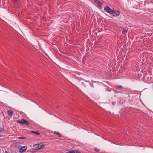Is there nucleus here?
Listing matches in <instances>:
<instances>
[{"instance_id": "obj_1", "label": "nucleus", "mask_w": 153, "mask_h": 153, "mask_svg": "<svg viewBox=\"0 0 153 153\" xmlns=\"http://www.w3.org/2000/svg\"><path fill=\"white\" fill-rule=\"evenodd\" d=\"M45 145L40 144H38L34 145L33 146V148L34 150H38L43 148L45 147Z\"/></svg>"}, {"instance_id": "obj_2", "label": "nucleus", "mask_w": 153, "mask_h": 153, "mask_svg": "<svg viewBox=\"0 0 153 153\" xmlns=\"http://www.w3.org/2000/svg\"><path fill=\"white\" fill-rule=\"evenodd\" d=\"M104 10L106 12L108 13L110 15H112L113 13V9L112 10L108 6H105L104 8Z\"/></svg>"}, {"instance_id": "obj_3", "label": "nucleus", "mask_w": 153, "mask_h": 153, "mask_svg": "<svg viewBox=\"0 0 153 153\" xmlns=\"http://www.w3.org/2000/svg\"><path fill=\"white\" fill-rule=\"evenodd\" d=\"M17 123H21L23 125L25 124L27 125H28L30 124V122L29 121L23 119H22V120H18L17 121Z\"/></svg>"}, {"instance_id": "obj_4", "label": "nucleus", "mask_w": 153, "mask_h": 153, "mask_svg": "<svg viewBox=\"0 0 153 153\" xmlns=\"http://www.w3.org/2000/svg\"><path fill=\"white\" fill-rule=\"evenodd\" d=\"M113 13L112 15L114 17H117L120 15V12L118 10H117L113 9Z\"/></svg>"}, {"instance_id": "obj_5", "label": "nucleus", "mask_w": 153, "mask_h": 153, "mask_svg": "<svg viewBox=\"0 0 153 153\" xmlns=\"http://www.w3.org/2000/svg\"><path fill=\"white\" fill-rule=\"evenodd\" d=\"M27 147L26 146H22L19 149V152L21 153H23L25 152L27 149Z\"/></svg>"}, {"instance_id": "obj_6", "label": "nucleus", "mask_w": 153, "mask_h": 153, "mask_svg": "<svg viewBox=\"0 0 153 153\" xmlns=\"http://www.w3.org/2000/svg\"><path fill=\"white\" fill-rule=\"evenodd\" d=\"M94 1L99 7H102V3L101 2H100L98 0H94Z\"/></svg>"}, {"instance_id": "obj_7", "label": "nucleus", "mask_w": 153, "mask_h": 153, "mask_svg": "<svg viewBox=\"0 0 153 153\" xmlns=\"http://www.w3.org/2000/svg\"><path fill=\"white\" fill-rule=\"evenodd\" d=\"M67 153H80L77 150H72L68 152Z\"/></svg>"}, {"instance_id": "obj_8", "label": "nucleus", "mask_w": 153, "mask_h": 153, "mask_svg": "<svg viewBox=\"0 0 153 153\" xmlns=\"http://www.w3.org/2000/svg\"><path fill=\"white\" fill-rule=\"evenodd\" d=\"M7 112L9 116L11 117L13 115V112L12 111L10 110H8Z\"/></svg>"}, {"instance_id": "obj_9", "label": "nucleus", "mask_w": 153, "mask_h": 153, "mask_svg": "<svg viewBox=\"0 0 153 153\" xmlns=\"http://www.w3.org/2000/svg\"><path fill=\"white\" fill-rule=\"evenodd\" d=\"M53 133L57 135L59 137H61L62 136L60 134V133L59 132H57L56 131L54 132Z\"/></svg>"}, {"instance_id": "obj_10", "label": "nucleus", "mask_w": 153, "mask_h": 153, "mask_svg": "<svg viewBox=\"0 0 153 153\" xmlns=\"http://www.w3.org/2000/svg\"><path fill=\"white\" fill-rule=\"evenodd\" d=\"M31 132L33 133H34L36 135H39L40 134V133L38 131H31Z\"/></svg>"}, {"instance_id": "obj_11", "label": "nucleus", "mask_w": 153, "mask_h": 153, "mask_svg": "<svg viewBox=\"0 0 153 153\" xmlns=\"http://www.w3.org/2000/svg\"><path fill=\"white\" fill-rule=\"evenodd\" d=\"M127 32V30L126 29L123 28L122 30V33L123 34H124Z\"/></svg>"}, {"instance_id": "obj_12", "label": "nucleus", "mask_w": 153, "mask_h": 153, "mask_svg": "<svg viewBox=\"0 0 153 153\" xmlns=\"http://www.w3.org/2000/svg\"><path fill=\"white\" fill-rule=\"evenodd\" d=\"M116 89H123V87L121 85H119L117 86L116 87Z\"/></svg>"}, {"instance_id": "obj_13", "label": "nucleus", "mask_w": 153, "mask_h": 153, "mask_svg": "<svg viewBox=\"0 0 153 153\" xmlns=\"http://www.w3.org/2000/svg\"><path fill=\"white\" fill-rule=\"evenodd\" d=\"M18 138L19 139H24L26 138L25 137H18Z\"/></svg>"}, {"instance_id": "obj_14", "label": "nucleus", "mask_w": 153, "mask_h": 153, "mask_svg": "<svg viewBox=\"0 0 153 153\" xmlns=\"http://www.w3.org/2000/svg\"><path fill=\"white\" fill-rule=\"evenodd\" d=\"M95 151L96 152H99V150L98 149H94Z\"/></svg>"}, {"instance_id": "obj_15", "label": "nucleus", "mask_w": 153, "mask_h": 153, "mask_svg": "<svg viewBox=\"0 0 153 153\" xmlns=\"http://www.w3.org/2000/svg\"><path fill=\"white\" fill-rule=\"evenodd\" d=\"M3 131V129L2 128H0V133L2 131Z\"/></svg>"}, {"instance_id": "obj_16", "label": "nucleus", "mask_w": 153, "mask_h": 153, "mask_svg": "<svg viewBox=\"0 0 153 153\" xmlns=\"http://www.w3.org/2000/svg\"><path fill=\"white\" fill-rule=\"evenodd\" d=\"M5 153H10V152H7V151H5Z\"/></svg>"}]
</instances>
